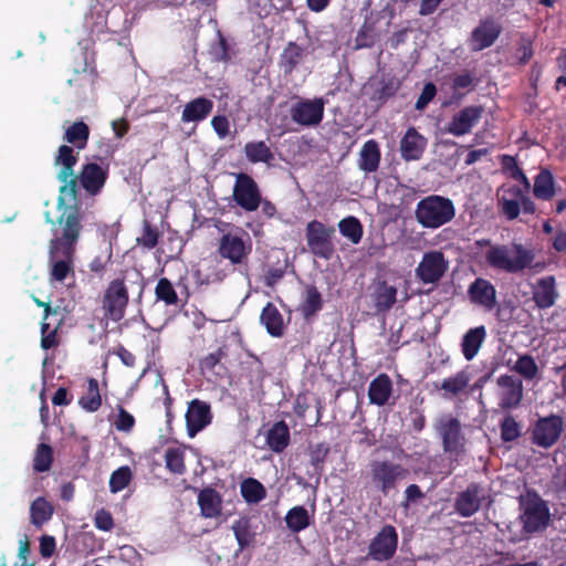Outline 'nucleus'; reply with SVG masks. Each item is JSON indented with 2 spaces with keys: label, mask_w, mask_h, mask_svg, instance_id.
<instances>
[{
  "label": "nucleus",
  "mask_w": 566,
  "mask_h": 566,
  "mask_svg": "<svg viewBox=\"0 0 566 566\" xmlns=\"http://www.w3.org/2000/svg\"><path fill=\"white\" fill-rule=\"evenodd\" d=\"M77 156L73 147L61 145L54 159L55 166H61L57 180L62 182L57 198V207L65 202L75 201L77 197V184L91 196H97L103 190L109 174L108 163H87L82 166L80 174L74 175Z\"/></svg>",
  "instance_id": "1"
},
{
  "label": "nucleus",
  "mask_w": 566,
  "mask_h": 566,
  "mask_svg": "<svg viewBox=\"0 0 566 566\" xmlns=\"http://www.w3.org/2000/svg\"><path fill=\"white\" fill-rule=\"evenodd\" d=\"M476 244L489 247L484 260L491 269L509 274H516L531 268L535 259L534 251L521 243H513L511 248L507 244H491L490 240L483 239L476 241Z\"/></svg>",
  "instance_id": "2"
},
{
  "label": "nucleus",
  "mask_w": 566,
  "mask_h": 566,
  "mask_svg": "<svg viewBox=\"0 0 566 566\" xmlns=\"http://www.w3.org/2000/svg\"><path fill=\"white\" fill-rule=\"evenodd\" d=\"M61 207H64L57 219L61 231L50 240L49 248H60L70 253V251H75L80 239L83 214L77 203L66 205L65 202Z\"/></svg>",
  "instance_id": "3"
},
{
  "label": "nucleus",
  "mask_w": 566,
  "mask_h": 566,
  "mask_svg": "<svg viewBox=\"0 0 566 566\" xmlns=\"http://www.w3.org/2000/svg\"><path fill=\"white\" fill-rule=\"evenodd\" d=\"M520 522L527 534L545 531L551 523L547 503L536 493L527 492L520 496Z\"/></svg>",
  "instance_id": "4"
},
{
  "label": "nucleus",
  "mask_w": 566,
  "mask_h": 566,
  "mask_svg": "<svg viewBox=\"0 0 566 566\" xmlns=\"http://www.w3.org/2000/svg\"><path fill=\"white\" fill-rule=\"evenodd\" d=\"M415 214L422 227L437 229L454 217V206L450 199L431 195L417 203Z\"/></svg>",
  "instance_id": "5"
},
{
  "label": "nucleus",
  "mask_w": 566,
  "mask_h": 566,
  "mask_svg": "<svg viewBox=\"0 0 566 566\" xmlns=\"http://www.w3.org/2000/svg\"><path fill=\"white\" fill-rule=\"evenodd\" d=\"M409 470L400 464L388 460H375L370 463V478L375 488L387 496L397 484L406 480Z\"/></svg>",
  "instance_id": "6"
},
{
  "label": "nucleus",
  "mask_w": 566,
  "mask_h": 566,
  "mask_svg": "<svg viewBox=\"0 0 566 566\" xmlns=\"http://www.w3.org/2000/svg\"><path fill=\"white\" fill-rule=\"evenodd\" d=\"M334 234L333 226H326L318 220L310 221L305 229L308 250L317 258L329 260L335 252Z\"/></svg>",
  "instance_id": "7"
},
{
  "label": "nucleus",
  "mask_w": 566,
  "mask_h": 566,
  "mask_svg": "<svg viewBox=\"0 0 566 566\" xmlns=\"http://www.w3.org/2000/svg\"><path fill=\"white\" fill-rule=\"evenodd\" d=\"M232 197L234 202L247 212H254L262 203V193L258 182L248 174L235 175Z\"/></svg>",
  "instance_id": "8"
},
{
  "label": "nucleus",
  "mask_w": 566,
  "mask_h": 566,
  "mask_svg": "<svg viewBox=\"0 0 566 566\" xmlns=\"http://www.w3.org/2000/svg\"><path fill=\"white\" fill-rule=\"evenodd\" d=\"M102 304L106 318L118 322L124 317L128 304V291L124 280L115 279L108 284Z\"/></svg>",
  "instance_id": "9"
},
{
  "label": "nucleus",
  "mask_w": 566,
  "mask_h": 566,
  "mask_svg": "<svg viewBox=\"0 0 566 566\" xmlns=\"http://www.w3.org/2000/svg\"><path fill=\"white\" fill-rule=\"evenodd\" d=\"M398 539V532L395 526L384 525L369 543L368 557L376 562L391 559L397 552Z\"/></svg>",
  "instance_id": "10"
},
{
  "label": "nucleus",
  "mask_w": 566,
  "mask_h": 566,
  "mask_svg": "<svg viewBox=\"0 0 566 566\" xmlns=\"http://www.w3.org/2000/svg\"><path fill=\"white\" fill-rule=\"evenodd\" d=\"M324 106L323 98L301 99L291 107V118L302 126H317L323 120Z\"/></svg>",
  "instance_id": "11"
},
{
  "label": "nucleus",
  "mask_w": 566,
  "mask_h": 566,
  "mask_svg": "<svg viewBox=\"0 0 566 566\" xmlns=\"http://www.w3.org/2000/svg\"><path fill=\"white\" fill-rule=\"evenodd\" d=\"M447 262L440 251H430L423 254L416 269V275L422 283H436L444 274Z\"/></svg>",
  "instance_id": "12"
},
{
  "label": "nucleus",
  "mask_w": 566,
  "mask_h": 566,
  "mask_svg": "<svg viewBox=\"0 0 566 566\" xmlns=\"http://www.w3.org/2000/svg\"><path fill=\"white\" fill-rule=\"evenodd\" d=\"M446 452L458 453L460 447V420L451 413L441 415L434 424Z\"/></svg>",
  "instance_id": "13"
},
{
  "label": "nucleus",
  "mask_w": 566,
  "mask_h": 566,
  "mask_svg": "<svg viewBox=\"0 0 566 566\" xmlns=\"http://www.w3.org/2000/svg\"><path fill=\"white\" fill-rule=\"evenodd\" d=\"M75 251L66 252L60 248H49L50 276L52 281L64 282L69 276L74 279Z\"/></svg>",
  "instance_id": "14"
},
{
  "label": "nucleus",
  "mask_w": 566,
  "mask_h": 566,
  "mask_svg": "<svg viewBox=\"0 0 566 566\" xmlns=\"http://www.w3.org/2000/svg\"><path fill=\"white\" fill-rule=\"evenodd\" d=\"M219 254L232 264H240L251 252V242L232 233L223 234L218 247Z\"/></svg>",
  "instance_id": "15"
},
{
  "label": "nucleus",
  "mask_w": 566,
  "mask_h": 566,
  "mask_svg": "<svg viewBox=\"0 0 566 566\" xmlns=\"http://www.w3.org/2000/svg\"><path fill=\"white\" fill-rule=\"evenodd\" d=\"M562 430L563 419L559 416L539 419L533 430L534 443L543 448H549L558 440Z\"/></svg>",
  "instance_id": "16"
},
{
  "label": "nucleus",
  "mask_w": 566,
  "mask_h": 566,
  "mask_svg": "<svg viewBox=\"0 0 566 566\" xmlns=\"http://www.w3.org/2000/svg\"><path fill=\"white\" fill-rule=\"evenodd\" d=\"M502 33V25L492 18L482 20L473 30L470 44L473 51H482L494 44Z\"/></svg>",
  "instance_id": "17"
},
{
  "label": "nucleus",
  "mask_w": 566,
  "mask_h": 566,
  "mask_svg": "<svg viewBox=\"0 0 566 566\" xmlns=\"http://www.w3.org/2000/svg\"><path fill=\"white\" fill-rule=\"evenodd\" d=\"M468 296L471 303L486 311H492L496 301V290L486 279L478 277L468 289Z\"/></svg>",
  "instance_id": "18"
},
{
  "label": "nucleus",
  "mask_w": 566,
  "mask_h": 566,
  "mask_svg": "<svg viewBox=\"0 0 566 566\" xmlns=\"http://www.w3.org/2000/svg\"><path fill=\"white\" fill-rule=\"evenodd\" d=\"M212 419L210 405L206 401L193 399L186 412L188 434L193 437L206 428Z\"/></svg>",
  "instance_id": "19"
},
{
  "label": "nucleus",
  "mask_w": 566,
  "mask_h": 566,
  "mask_svg": "<svg viewBox=\"0 0 566 566\" xmlns=\"http://www.w3.org/2000/svg\"><path fill=\"white\" fill-rule=\"evenodd\" d=\"M557 298L558 292L554 275H547L536 281L533 286V301L538 308L545 310L554 306Z\"/></svg>",
  "instance_id": "20"
},
{
  "label": "nucleus",
  "mask_w": 566,
  "mask_h": 566,
  "mask_svg": "<svg viewBox=\"0 0 566 566\" xmlns=\"http://www.w3.org/2000/svg\"><path fill=\"white\" fill-rule=\"evenodd\" d=\"M426 146V138L415 127H410L400 140L401 157L407 161L418 160L421 158Z\"/></svg>",
  "instance_id": "21"
},
{
  "label": "nucleus",
  "mask_w": 566,
  "mask_h": 566,
  "mask_svg": "<svg viewBox=\"0 0 566 566\" xmlns=\"http://www.w3.org/2000/svg\"><path fill=\"white\" fill-rule=\"evenodd\" d=\"M213 109V102L205 96L189 101L182 109L181 120L184 123H200L205 120Z\"/></svg>",
  "instance_id": "22"
},
{
  "label": "nucleus",
  "mask_w": 566,
  "mask_h": 566,
  "mask_svg": "<svg viewBox=\"0 0 566 566\" xmlns=\"http://www.w3.org/2000/svg\"><path fill=\"white\" fill-rule=\"evenodd\" d=\"M501 406L503 408L515 407L522 399L521 381L511 376H502L497 380Z\"/></svg>",
  "instance_id": "23"
},
{
  "label": "nucleus",
  "mask_w": 566,
  "mask_h": 566,
  "mask_svg": "<svg viewBox=\"0 0 566 566\" xmlns=\"http://www.w3.org/2000/svg\"><path fill=\"white\" fill-rule=\"evenodd\" d=\"M392 395V381L387 374H379L368 387V398L371 405L385 406Z\"/></svg>",
  "instance_id": "24"
},
{
  "label": "nucleus",
  "mask_w": 566,
  "mask_h": 566,
  "mask_svg": "<svg viewBox=\"0 0 566 566\" xmlns=\"http://www.w3.org/2000/svg\"><path fill=\"white\" fill-rule=\"evenodd\" d=\"M198 505L203 517H218L222 510L221 495L213 488H205L198 495Z\"/></svg>",
  "instance_id": "25"
},
{
  "label": "nucleus",
  "mask_w": 566,
  "mask_h": 566,
  "mask_svg": "<svg viewBox=\"0 0 566 566\" xmlns=\"http://www.w3.org/2000/svg\"><path fill=\"white\" fill-rule=\"evenodd\" d=\"M377 313L388 312L397 301V289L387 281H379L371 294Z\"/></svg>",
  "instance_id": "26"
},
{
  "label": "nucleus",
  "mask_w": 566,
  "mask_h": 566,
  "mask_svg": "<svg viewBox=\"0 0 566 566\" xmlns=\"http://www.w3.org/2000/svg\"><path fill=\"white\" fill-rule=\"evenodd\" d=\"M305 56V49L296 42H289L279 59V66L285 75H291Z\"/></svg>",
  "instance_id": "27"
},
{
  "label": "nucleus",
  "mask_w": 566,
  "mask_h": 566,
  "mask_svg": "<svg viewBox=\"0 0 566 566\" xmlns=\"http://www.w3.org/2000/svg\"><path fill=\"white\" fill-rule=\"evenodd\" d=\"M381 154L379 145L375 139L367 140L360 151L358 166L365 172H375L380 164Z\"/></svg>",
  "instance_id": "28"
},
{
  "label": "nucleus",
  "mask_w": 566,
  "mask_h": 566,
  "mask_svg": "<svg viewBox=\"0 0 566 566\" xmlns=\"http://www.w3.org/2000/svg\"><path fill=\"white\" fill-rule=\"evenodd\" d=\"M260 321L271 336L280 337L283 335V316L272 302H268L263 307L260 315Z\"/></svg>",
  "instance_id": "29"
},
{
  "label": "nucleus",
  "mask_w": 566,
  "mask_h": 566,
  "mask_svg": "<svg viewBox=\"0 0 566 566\" xmlns=\"http://www.w3.org/2000/svg\"><path fill=\"white\" fill-rule=\"evenodd\" d=\"M522 188L517 186L510 187L499 199L501 212L507 220H514L521 212Z\"/></svg>",
  "instance_id": "30"
},
{
  "label": "nucleus",
  "mask_w": 566,
  "mask_h": 566,
  "mask_svg": "<svg viewBox=\"0 0 566 566\" xmlns=\"http://www.w3.org/2000/svg\"><path fill=\"white\" fill-rule=\"evenodd\" d=\"M266 443L276 453L282 452L290 443V430L284 421L273 424L266 436Z\"/></svg>",
  "instance_id": "31"
},
{
  "label": "nucleus",
  "mask_w": 566,
  "mask_h": 566,
  "mask_svg": "<svg viewBox=\"0 0 566 566\" xmlns=\"http://www.w3.org/2000/svg\"><path fill=\"white\" fill-rule=\"evenodd\" d=\"M54 513L53 505L43 496L36 497L30 506L31 523L41 528L46 522L52 518Z\"/></svg>",
  "instance_id": "32"
},
{
  "label": "nucleus",
  "mask_w": 566,
  "mask_h": 566,
  "mask_svg": "<svg viewBox=\"0 0 566 566\" xmlns=\"http://www.w3.org/2000/svg\"><path fill=\"white\" fill-rule=\"evenodd\" d=\"M90 133L88 125L83 120H77L65 129L63 138L77 150H82L87 146Z\"/></svg>",
  "instance_id": "33"
},
{
  "label": "nucleus",
  "mask_w": 566,
  "mask_h": 566,
  "mask_svg": "<svg viewBox=\"0 0 566 566\" xmlns=\"http://www.w3.org/2000/svg\"><path fill=\"white\" fill-rule=\"evenodd\" d=\"M533 193L537 199L551 200L555 195V180L548 169H542L535 177Z\"/></svg>",
  "instance_id": "34"
},
{
  "label": "nucleus",
  "mask_w": 566,
  "mask_h": 566,
  "mask_svg": "<svg viewBox=\"0 0 566 566\" xmlns=\"http://www.w3.org/2000/svg\"><path fill=\"white\" fill-rule=\"evenodd\" d=\"M244 155L251 164L264 163L271 164L274 155L271 148L263 140L249 142L244 145Z\"/></svg>",
  "instance_id": "35"
},
{
  "label": "nucleus",
  "mask_w": 566,
  "mask_h": 566,
  "mask_svg": "<svg viewBox=\"0 0 566 566\" xmlns=\"http://www.w3.org/2000/svg\"><path fill=\"white\" fill-rule=\"evenodd\" d=\"M323 297L315 285H307L305 296L300 305V312L305 318H310L323 308Z\"/></svg>",
  "instance_id": "36"
},
{
  "label": "nucleus",
  "mask_w": 566,
  "mask_h": 566,
  "mask_svg": "<svg viewBox=\"0 0 566 566\" xmlns=\"http://www.w3.org/2000/svg\"><path fill=\"white\" fill-rule=\"evenodd\" d=\"M240 492L249 504H258L266 497V489L254 478H247L240 484Z\"/></svg>",
  "instance_id": "37"
},
{
  "label": "nucleus",
  "mask_w": 566,
  "mask_h": 566,
  "mask_svg": "<svg viewBox=\"0 0 566 566\" xmlns=\"http://www.w3.org/2000/svg\"><path fill=\"white\" fill-rule=\"evenodd\" d=\"M284 520L287 528L293 533H300L311 525V516L302 505L290 509Z\"/></svg>",
  "instance_id": "38"
},
{
  "label": "nucleus",
  "mask_w": 566,
  "mask_h": 566,
  "mask_svg": "<svg viewBox=\"0 0 566 566\" xmlns=\"http://www.w3.org/2000/svg\"><path fill=\"white\" fill-rule=\"evenodd\" d=\"M338 230L340 234L350 241L353 244H358L364 235V228L360 221L354 217L348 216L338 222Z\"/></svg>",
  "instance_id": "39"
},
{
  "label": "nucleus",
  "mask_w": 566,
  "mask_h": 566,
  "mask_svg": "<svg viewBox=\"0 0 566 566\" xmlns=\"http://www.w3.org/2000/svg\"><path fill=\"white\" fill-rule=\"evenodd\" d=\"M80 406L90 412H95L102 405L98 389V381L95 378H88L87 389L84 396L78 400Z\"/></svg>",
  "instance_id": "40"
},
{
  "label": "nucleus",
  "mask_w": 566,
  "mask_h": 566,
  "mask_svg": "<svg viewBox=\"0 0 566 566\" xmlns=\"http://www.w3.org/2000/svg\"><path fill=\"white\" fill-rule=\"evenodd\" d=\"M486 335L484 326L469 329L462 338V354H476Z\"/></svg>",
  "instance_id": "41"
},
{
  "label": "nucleus",
  "mask_w": 566,
  "mask_h": 566,
  "mask_svg": "<svg viewBox=\"0 0 566 566\" xmlns=\"http://www.w3.org/2000/svg\"><path fill=\"white\" fill-rule=\"evenodd\" d=\"M53 463V449L48 443H39L34 458H33V470L35 472H46L51 469Z\"/></svg>",
  "instance_id": "42"
},
{
  "label": "nucleus",
  "mask_w": 566,
  "mask_h": 566,
  "mask_svg": "<svg viewBox=\"0 0 566 566\" xmlns=\"http://www.w3.org/2000/svg\"><path fill=\"white\" fill-rule=\"evenodd\" d=\"M232 531L240 547L243 551L248 547L254 538L251 532V524L248 517H241L232 524Z\"/></svg>",
  "instance_id": "43"
},
{
  "label": "nucleus",
  "mask_w": 566,
  "mask_h": 566,
  "mask_svg": "<svg viewBox=\"0 0 566 566\" xmlns=\"http://www.w3.org/2000/svg\"><path fill=\"white\" fill-rule=\"evenodd\" d=\"M165 463L169 472L181 475L186 472L185 452L180 448H168L165 452Z\"/></svg>",
  "instance_id": "44"
},
{
  "label": "nucleus",
  "mask_w": 566,
  "mask_h": 566,
  "mask_svg": "<svg viewBox=\"0 0 566 566\" xmlns=\"http://www.w3.org/2000/svg\"><path fill=\"white\" fill-rule=\"evenodd\" d=\"M155 295L158 301H163L166 305H177L178 303L177 292L167 277L158 280L155 287Z\"/></svg>",
  "instance_id": "45"
},
{
  "label": "nucleus",
  "mask_w": 566,
  "mask_h": 566,
  "mask_svg": "<svg viewBox=\"0 0 566 566\" xmlns=\"http://www.w3.org/2000/svg\"><path fill=\"white\" fill-rule=\"evenodd\" d=\"M480 489L476 485L469 486L462 493V516H470L480 507Z\"/></svg>",
  "instance_id": "46"
},
{
  "label": "nucleus",
  "mask_w": 566,
  "mask_h": 566,
  "mask_svg": "<svg viewBox=\"0 0 566 566\" xmlns=\"http://www.w3.org/2000/svg\"><path fill=\"white\" fill-rule=\"evenodd\" d=\"M132 480V471L128 465H123L115 470L109 478V490L112 493L123 491Z\"/></svg>",
  "instance_id": "47"
},
{
  "label": "nucleus",
  "mask_w": 566,
  "mask_h": 566,
  "mask_svg": "<svg viewBox=\"0 0 566 566\" xmlns=\"http://www.w3.org/2000/svg\"><path fill=\"white\" fill-rule=\"evenodd\" d=\"M159 231L156 227L147 220L143 223L142 235L137 238L136 242L138 245L151 250L158 244Z\"/></svg>",
  "instance_id": "48"
},
{
  "label": "nucleus",
  "mask_w": 566,
  "mask_h": 566,
  "mask_svg": "<svg viewBox=\"0 0 566 566\" xmlns=\"http://www.w3.org/2000/svg\"><path fill=\"white\" fill-rule=\"evenodd\" d=\"M483 113L484 108L481 105L462 108V135L471 132L472 127L479 123Z\"/></svg>",
  "instance_id": "49"
},
{
  "label": "nucleus",
  "mask_w": 566,
  "mask_h": 566,
  "mask_svg": "<svg viewBox=\"0 0 566 566\" xmlns=\"http://www.w3.org/2000/svg\"><path fill=\"white\" fill-rule=\"evenodd\" d=\"M210 54L216 62H229L231 60L230 45L221 31H218V41L211 45Z\"/></svg>",
  "instance_id": "50"
},
{
  "label": "nucleus",
  "mask_w": 566,
  "mask_h": 566,
  "mask_svg": "<svg viewBox=\"0 0 566 566\" xmlns=\"http://www.w3.org/2000/svg\"><path fill=\"white\" fill-rule=\"evenodd\" d=\"M514 369L526 378H533L537 373V366L532 356H518Z\"/></svg>",
  "instance_id": "51"
},
{
  "label": "nucleus",
  "mask_w": 566,
  "mask_h": 566,
  "mask_svg": "<svg viewBox=\"0 0 566 566\" xmlns=\"http://www.w3.org/2000/svg\"><path fill=\"white\" fill-rule=\"evenodd\" d=\"M329 448L324 443L316 444L310 452L311 463L317 473L323 470V464L327 458Z\"/></svg>",
  "instance_id": "52"
},
{
  "label": "nucleus",
  "mask_w": 566,
  "mask_h": 566,
  "mask_svg": "<svg viewBox=\"0 0 566 566\" xmlns=\"http://www.w3.org/2000/svg\"><path fill=\"white\" fill-rule=\"evenodd\" d=\"M516 52L518 54V63L521 65H525L526 63L530 62L534 54L533 41L525 34H523L520 39Z\"/></svg>",
  "instance_id": "53"
},
{
  "label": "nucleus",
  "mask_w": 566,
  "mask_h": 566,
  "mask_svg": "<svg viewBox=\"0 0 566 566\" xmlns=\"http://www.w3.org/2000/svg\"><path fill=\"white\" fill-rule=\"evenodd\" d=\"M501 436L504 441L515 440L520 436V426L512 417L509 416L502 421Z\"/></svg>",
  "instance_id": "54"
},
{
  "label": "nucleus",
  "mask_w": 566,
  "mask_h": 566,
  "mask_svg": "<svg viewBox=\"0 0 566 566\" xmlns=\"http://www.w3.org/2000/svg\"><path fill=\"white\" fill-rule=\"evenodd\" d=\"M437 94V87L432 82H428L424 84L421 94L419 95L415 108L417 111H423L429 103L434 98Z\"/></svg>",
  "instance_id": "55"
},
{
  "label": "nucleus",
  "mask_w": 566,
  "mask_h": 566,
  "mask_svg": "<svg viewBox=\"0 0 566 566\" xmlns=\"http://www.w3.org/2000/svg\"><path fill=\"white\" fill-rule=\"evenodd\" d=\"M114 424L118 431L129 432L135 426V418L126 409L119 407Z\"/></svg>",
  "instance_id": "56"
},
{
  "label": "nucleus",
  "mask_w": 566,
  "mask_h": 566,
  "mask_svg": "<svg viewBox=\"0 0 566 566\" xmlns=\"http://www.w3.org/2000/svg\"><path fill=\"white\" fill-rule=\"evenodd\" d=\"M94 525L97 530L108 532L114 527V520L112 514L105 509L96 512L94 517Z\"/></svg>",
  "instance_id": "57"
},
{
  "label": "nucleus",
  "mask_w": 566,
  "mask_h": 566,
  "mask_svg": "<svg viewBox=\"0 0 566 566\" xmlns=\"http://www.w3.org/2000/svg\"><path fill=\"white\" fill-rule=\"evenodd\" d=\"M285 270L286 262L282 266H269L264 275L265 285L269 287L276 285L283 279Z\"/></svg>",
  "instance_id": "58"
},
{
  "label": "nucleus",
  "mask_w": 566,
  "mask_h": 566,
  "mask_svg": "<svg viewBox=\"0 0 566 566\" xmlns=\"http://www.w3.org/2000/svg\"><path fill=\"white\" fill-rule=\"evenodd\" d=\"M424 493L417 484H410L405 490V501L401 503V506L408 509L410 504L417 503L419 500L424 497Z\"/></svg>",
  "instance_id": "59"
},
{
  "label": "nucleus",
  "mask_w": 566,
  "mask_h": 566,
  "mask_svg": "<svg viewBox=\"0 0 566 566\" xmlns=\"http://www.w3.org/2000/svg\"><path fill=\"white\" fill-rule=\"evenodd\" d=\"M211 126L219 138L223 139L230 134V123L227 116L217 115L211 119Z\"/></svg>",
  "instance_id": "60"
},
{
  "label": "nucleus",
  "mask_w": 566,
  "mask_h": 566,
  "mask_svg": "<svg viewBox=\"0 0 566 566\" xmlns=\"http://www.w3.org/2000/svg\"><path fill=\"white\" fill-rule=\"evenodd\" d=\"M400 87V82L395 78H390L387 82L381 84V87L378 90V98L380 101H386L396 95Z\"/></svg>",
  "instance_id": "61"
},
{
  "label": "nucleus",
  "mask_w": 566,
  "mask_h": 566,
  "mask_svg": "<svg viewBox=\"0 0 566 566\" xmlns=\"http://www.w3.org/2000/svg\"><path fill=\"white\" fill-rule=\"evenodd\" d=\"M41 329H42V339H41L42 348L44 350L54 348L57 345L56 329L49 331V324H46V323H42Z\"/></svg>",
  "instance_id": "62"
},
{
  "label": "nucleus",
  "mask_w": 566,
  "mask_h": 566,
  "mask_svg": "<svg viewBox=\"0 0 566 566\" xmlns=\"http://www.w3.org/2000/svg\"><path fill=\"white\" fill-rule=\"evenodd\" d=\"M55 538L51 535H42L40 538V554L43 558H50L55 552Z\"/></svg>",
  "instance_id": "63"
},
{
  "label": "nucleus",
  "mask_w": 566,
  "mask_h": 566,
  "mask_svg": "<svg viewBox=\"0 0 566 566\" xmlns=\"http://www.w3.org/2000/svg\"><path fill=\"white\" fill-rule=\"evenodd\" d=\"M370 27L364 24L356 36L357 48H371L374 45V40L369 36Z\"/></svg>",
  "instance_id": "64"
}]
</instances>
